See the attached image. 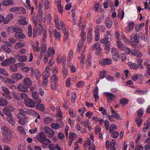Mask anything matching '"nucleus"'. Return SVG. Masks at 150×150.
<instances>
[{
	"label": "nucleus",
	"mask_w": 150,
	"mask_h": 150,
	"mask_svg": "<svg viewBox=\"0 0 150 150\" xmlns=\"http://www.w3.org/2000/svg\"><path fill=\"white\" fill-rule=\"evenodd\" d=\"M36 138L38 141L43 144L42 147L44 148H46L47 146L51 143L50 140L46 138L45 135L43 132L40 133L37 136Z\"/></svg>",
	"instance_id": "obj_1"
},
{
	"label": "nucleus",
	"mask_w": 150,
	"mask_h": 150,
	"mask_svg": "<svg viewBox=\"0 0 150 150\" xmlns=\"http://www.w3.org/2000/svg\"><path fill=\"white\" fill-rule=\"evenodd\" d=\"M4 139L7 141H11L13 138V135L11 132L5 126H3L1 128Z\"/></svg>",
	"instance_id": "obj_2"
},
{
	"label": "nucleus",
	"mask_w": 150,
	"mask_h": 150,
	"mask_svg": "<svg viewBox=\"0 0 150 150\" xmlns=\"http://www.w3.org/2000/svg\"><path fill=\"white\" fill-rule=\"evenodd\" d=\"M111 52L113 60L115 61H118L120 56L118 51L115 48L112 47L111 49Z\"/></svg>",
	"instance_id": "obj_3"
},
{
	"label": "nucleus",
	"mask_w": 150,
	"mask_h": 150,
	"mask_svg": "<svg viewBox=\"0 0 150 150\" xmlns=\"http://www.w3.org/2000/svg\"><path fill=\"white\" fill-rule=\"evenodd\" d=\"M43 131L49 138H52L54 134V131L48 127H45L43 128Z\"/></svg>",
	"instance_id": "obj_4"
},
{
	"label": "nucleus",
	"mask_w": 150,
	"mask_h": 150,
	"mask_svg": "<svg viewBox=\"0 0 150 150\" xmlns=\"http://www.w3.org/2000/svg\"><path fill=\"white\" fill-rule=\"evenodd\" d=\"M24 102L26 106L31 108L34 107L36 103L35 101L29 98H26Z\"/></svg>",
	"instance_id": "obj_5"
},
{
	"label": "nucleus",
	"mask_w": 150,
	"mask_h": 150,
	"mask_svg": "<svg viewBox=\"0 0 150 150\" xmlns=\"http://www.w3.org/2000/svg\"><path fill=\"white\" fill-rule=\"evenodd\" d=\"M112 61L111 59L105 58L103 59L99 62V64L102 66H105L106 65H110L112 64Z\"/></svg>",
	"instance_id": "obj_6"
},
{
	"label": "nucleus",
	"mask_w": 150,
	"mask_h": 150,
	"mask_svg": "<svg viewBox=\"0 0 150 150\" xmlns=\"http://www.w3.org/2000/svg\"><path fill=\"white\" fill-rule=\"evenodd\" d=\"M32 96L36 103H40L41 102V99L39 98V94L38 92L36 91L32 92Z\"/></svg>",
	"instance_id": "obj_7"
},
{
	"label": "nucleus",
	"mask_w": 150,
	"mask_h": 150,
	"mask_svg": "<svg viewBox=\"0 0 150 150\" xmlns=\"http://www.w3.org/2000/svg\"><path fill=\"white\" fill-rule=\"evenodd\" d=\"M104 94L107 96L108 100H112L117 98L116 95L111 93L106 92L104 93Z\"/></svg>",
	"instance_id": "obj_8"
},
{
	"label": "nucleus",
	"mask_w": 150,
	"mask_h": 150,
	"mask_svg": "<svg viewBox=\"0 0 150 150\" xmlns=\"http://www.w3.org/2000/svg\"><path fill=\"white\" fill-rule=\"evenodd\" d=\"M23 76L19 73H15L12 74L11 78L14 80L16 82L21 79L22 78Z\"/></svg>",
	"instance_id": "obj_9"
},
{
	"label": "nucleus",
	"mask_w": 150,
	"mask_h": 150,
	"mask_svg": "<svg viewBox=\"0 0 150 150\" xmlns=\"http://www.w3.org/2000/svg\"><path fill=\"white\" fill-rule=\"evenodd\" d=\"M58 17L57 16H55L54 18V21L56 24V26L58 29H60L62 28L63 25V23L60 21H58Z\"/></svg>",
	"instance_id": "obj_10"
},
{
	"label": "nucleus",
	"mask_w": 150,
	"mask_h": 150,
	"mask_svg": "<svg viewBox=\"0 0 150 150\" xmlns=\"http://www.w3.org/2000/svg\"><path fill=\"white\" fill-rule=\"evenodd\" d=\"M13 15L12 13H9L7 15L6 17L4 20L3 21V23L4 24H8L9 21L11 20L13 18Z\"/></svg>",
	"instance_id": "obj_11"
},
{
	"label": "nucleus",
	"mask_w": 150,
	"mask_h": 150,
	"mask_svg": "<svg viewBox=\"0 0 150 150\" xmlns=\"http://www.w3.org/2000/svg\"><path fill=\"white\" fill-rule=\"evenodd\" d=\"M150 118H149L147 120L146 122V124L145 123L144 124V125H146L145 127H144L142 129V132H147L149 129V127L150 126Z\"/></svg>",
	"instance_id": "obj_12"
},
{
	"label": "nucleus",
	"mask_w": 150,
	"mask_h": 150,
	"mask_svg": "<svg viewBox=\"0 0 150 150\" xmlns=\"http://www.w3.org/2000/svg\"><path fill=\"white\" fill-rule=\"evenodd\" d=\"M105 24L107 28H110L112 24V20L109 18H107L105 20Z\"/></svg>",
	"instance_id": "obj_13"
},
{
	"label": "nucleus",
	"mask_w": 150,
	"mask_h": 150,
	"mask_svg": "<svg viewBox=\"0 0 150 150\" xmlns=\"http://www.w3.org/2000/svg\"><path fill=\"white\" fill-rule=\"evenodd\" d=\"M23 83L24 85L27 87L30 86L32 84V82L28 78H26L23 79Z\"/></svg>",
	"instance_id": "obj_14"
},
{
	"label": "nucleus",
	"mask_w": 150,
	"mask_h": 150,
	"mask_svg": "<svg viewBox=\"0 0 150 150\" xmlns=\"http://www.w3.org/2000/svg\"><path fill=\"white\" fill-rule=\"evenodd\" d=\"M27 88L26 86H24L22 84H20L18 86L17 89L19 91L26 92L28 91Z\"/></svg>",
	"instance_id": "obj_15"
},
{
	"label": "nucleus",
	"mask_w": 150,
	"mask_h": 150,
	"mask_svg": "<svg viewBox=\"0 0 150 150\" xmlns=\"http://www.w3.org/2000/svg\"><path fill=\"white\" fill-rule=\"evenodd\" d=\"M14 36L17 38L19 39H23L25 37V35L21 31L16 33L15 34Z\"/></svg>",
	"instance_id": "obj_16"
},
{
	"label": "nucleus",
	"mask_w": 150,
	"mask_h": 150,
	"mask_svg": "<svg viewBox=\"0 0 150 150\" xmlns=\"http://www.w3.org/2000/svg\"><path fill=\"white\" fill-rule=\"evenodd\" d=\"M56 109L57 113V115L58 117H59V119L58 121V122H61L62 121L61 119L63 116V113L60 109L59 107H57Z\"/></svg>",
	"instance_id": "obj_17"
},
{
	"label": "nucleus",
	"mask_w": 150,
	"mask_h": 150,
	"mask_svg": "<svg viewBox=\"0 0 150 150\" xmlns=\"http://www.w3.org/2000/svg\"><path fill=\"white\" fill-rule=\"evenodd\" d=\"M56 3L57 4L58 11L62 14L63 12V8L61 4V0H57Z\"/></svg>",
	"instance_id": "obj_18"
},
{
	"label": "nucleus",
	"mask_w": 150,
	"mask_h": 150,
	"mask_svg": "<svg viewBox=\"0 0 150 150\" xmlns=\"http://www.w3.org/2000/svg\"><path fill=\"white\" fill-rule=\"evenodd\" d=\"M85 56L83 52H81L80 57H78V59H80V63L81 64V67L82 68L84 64V59L85 58Z\"/></svg>",
	"instance_id": "obj_19"
},
{
	"label": "nucleus",
	"mask_w": 150,
	"mask_h": 150,
	"mask_svg": "<svg viewBox=\"0 0 150 150\" xmlns=\"http://www.w3.org/2000/svg\"><path fill=\"white\" fill-rule=\"evenodd\" d=\"M139 37L138 36L137 34L132 35L131 36V40L133 42L138 44L139 42Z\"/></svg>",
	"instance_id": "obj_20"
},
{
	"label": "nucleus",
	"mask_w": 150,
	"mask_h": 150,
	"mask_svg": "<svg viewBox=\"0 0 150 150\" xmlns=\"http://www.w3.org/2000/svg\"><path fill=\"white\" fill-rule=\"evenodd\" d=\"M130 68L132 69H136L138 68V65L136 63H134L131 62L128 63Z\"/></svg>",
	"instance_id": "obj_21"
},
{
	"label": "nucleus",
	"mask_w": 150,
	"mask_h": 150,
	"mask_svg": "<svg viewBox=\"0 0 150 150\" xmlns=\"http://www.w3.org/2000/svg\"><path fill=\"white\" fill-rule=\"evenodd\" d=\"M62 121L60 122L61 124H58L57 123H53L51 125L52 128L54 129H57L59 128L60 126H63V123H62Z\"/></svg>",
	"instance_id": "obj_22"
},
{
	"label": "nucleus",
	"mask_w": 150,
	"mask_h": 150,
	"mask_svg": "<svg viewBox=\"0 0 150 150\" xmlns=\"http://www.w3.org/2000/svg\"><path fill=\"white\" fill-rule=\"evenodd\" d=\"M129 102V100L125 98H123L120 99L119 100L120 103L123 105H125L127 104Z\"/></svg>",
	"instance_id": "obj_23"
},
{
	"label": "nucleus",
	"mask_w": 150,
	"mask_h": 150,
	"mask_svg": "<svg viewBox=\"0 0 150 150\" xmlns=\"http://www.w3.org/2000/svg\"><path fill=\"white\" fill-rule=\"evenodd\" d=\"M36 108L39 110L43 111L44 110L45 106L43 104L39 103L36 105Z\"/></svg>",
	"instance_id": "obj_24"
},
{
	"label": "nucleus",
	"mask_w": 150,
	"mask_h": 150,
	"mask_svg": "<svg viewBox=\"0 0 150 150\" xmlns=\"http://www.w3.org/2000/svg\"><path fill=\"white\" fill-rule=\"evenodd\" d=\"M53 33L54 35V37L55 39L57 40H59L60 39L61 36L60 33L56 31L55 30L53 31Z\"/></svg>",
	"instance_id": "obj_25"
},
{
	"label": "nucleus",
	"mask_w": 150,
	"mask_h": 150,
	"mask_svg": "<svg viewBox=\"0 0 150 150\" xmlns=\"http://www.w3.org/2000/svg\"><path fill=\"white\" fill-rule=\"evenodd\" d=\"M25 45L24 44L21 42H18L15 45V48L16 49H18L21 47H24Z\"/></svg>",
	"instance_id": "obj_26"
},
{
	"label": "nucleus",
	"mask_w": 150,
	"mask_h": 150,
	"mask_svg": "<svg viewBox=\"0 0 150 150\" xmlns=\"http://www.w3.org/2000/svg\"><path fill=\"white\" fill-rule=\"evenodd\" d=\"M17 56L18 57V60L19 62H24L26 61L27 60V57L25 55L19 56L17 55Z\"/></svg>",
	"instance_id": "obj_27"
},
{
	"label": "nucleus",
	"mask_w": 150,
	"mask_h": 150,
	"mask_svg": "<svg viewBox=\"0 0 150 150\" xmlns=\"http://www.w3.org/2000/svg\"><path fill=\"white\" fill-rule=\"evenodd\" d=\"M83 41H80L78 44L77 47V52L79 53L83 47Z\"/></svg>",
	"instance_id": "obj_28"
},
{
	"label": "nucleus",
	"mask_w": 150,
	"mask_h": 150,
	"mask_svg": "<svg viewBox=\"0 0 150 150\" xmlns=\"http://www.w3.org/2000/svg\"><path fill=\"white\" fill-rule=\"evenodd\" d=\"M8 104L7 101L4 98H1L0 99V105L1 106H5L7 105Z\"/></svg>",
	"instance_id": "obj_29"
},
{
	"label": "nucleus",
	"mask_w": 150,
	"mask_h": 150,
	"mask_svg": "<svg viewBox=\"0 0 150 150\" xmlns=\"http://www.w3.org/2000/svg\"><path fill=\"white\" fill-rule=\"evenodd\" d=\"M117 44L118 48L122 50H124L125 47L121 42L118 41L117 42Z\"/></svg>",
	"instance_id": "obj_30"
},
{
	"label": "nucleus",
	"mask_w": 150,
	"mask_h": 150,
	"mask_svg": "<svg viewBox=\"0 0 150 150\" xmlns=\"http://www.w3.org/2000/svg\"><path fill=\"white\" fill-rule=\"evenodd\" d=\"M67 69L68 68L67 67H65L64 65H63L62 72L64 77H66L67 75Z\"/></svg>",
	"instance_id": "obj_31"
},
{
	"label": "nucleus",
	"mask_w": 150,
	"mask_h": 150,
	"mask_svg": "<svg viewBox=\"0 0 150 150\" xmlns=\"http://www.w3.org/2000/svg\"><path fill=\"white\" fill-rule=\"evenodd\" d=\"M110 42L109 41H108L107 42L105 46L104 49L106 51V53H108L110 49Z\"/></svg>",
	"instance_id": "obj_32"
},
{
	"label": "nucleus",
	"mask_w": 150,
	"mask_h": 150,
	"mask_svg": "<svg viewBox=\"0 0 150 150\" xmlns=\"http://www.w3.org/2000/svg\"><path fill=\"white\" fill-rule=\"evenodd\" d=\"M26 117H25L24 118H20L18 121V123L22 125H24L26 122Z\"/></svg>",
	"instance_id": "obj_33"
},
{
	"label": "nucleus",
	"mask_w": 150,
	"mask_h": 150,
	"mask_svg": "<svg viewBox=\"0 0 150 150\" xmlns=\"http://www.w3.org/2000/svg\"><path fill=\"white\" fill-rule=\"evenodd\" d=\"M92 39V34L91 31L89 30L88 32L87 35V40L88 42H90L91 41Z\"/></svg>",
	"instance_id": "obj_34"
},
{
	"label": "nucleus",
	"mask_w": 150,
	"mask_h": 150,
	"mask_svg": "<svg viewBox=\"0 0 150 150\" xmlns=\"http://www.w3.org/2000/svg\"><path fill=\"white\" fill-rule=\"evenodd\" d=\"M6 83L10 84H14L16 82L13 79H11L8 77L6 78Z\"/></svg>",
	"instance_id": "obj_35"
},
{
	"label": "nucleus",
	"mask_w": 150,
	"mask_h": 150,
	"mask_svg": "<svg viewBox=\"0 0 150 150\" xmlns=\"http://www.w3.org/2000/svg\"><path fill=\"white\" fill-rule=\"evenodd\" d=\"M1 47L4 50V51L6 52L10 53L11 52V50L5 45H2Z\"/></svg>",
	"instance_id": "obj_36"
},
{
	"label": "nucleus",
	"mask_w": 150,
	"mask_h": 150,
	"mask_svg": "<svg viewBox=\"0 0 150 150\" xmlns=\"http://www.w3.org/2000/svg\"><path fill=\"white\" fill-rule=\"evenodd\" d=\"M11 70L13 72H16L18 70L17 66V64L12 65L10 67Z\"/></svg>",
	"instance_id": "obj_37"
},
{
	"label": "nucleus",
	"mask_w": 150,
	"mask_h": 150,
	"mask_svg": "<svg viewBox=\"0 0 150 150\" xmlns=\"http://www.w3.org/2000/svg\"><path fill=\"white\" fill-rule=\"evenodd\" d=\"M7 121L10 124H11L12 126L14 125V124L15 121L13 118H7Z\"/></svg>",
	"instance_id": "obj_38"
},
{
	"label": "nucleus",
	"mask_w": 150,
	"mask_h": 150,
	"mask_svg": "<svg viewBox=\"0 0 150 150\" xmlns=\"http://www.w3.org/2000/svg\"><path fill=\"white\" fill-rule=\"evenodd\" d=\"M43 121L44 123L46 124H47L52 122V118L50 117H47L44 118Z\"/></svg>",
	"instance_id": "obj_39"
},
{
	"label": "nucleus",
	"mask_w": 150,
	"mask_h": 150,
	"mask_svg": "<svg viewBox=\"0 0 150 150\" xmlns=\"http://www.w3.org/2000/svg\"><path fill=\"white\" fill-rule=\"evenodd\" d=\"M57 82H51V87L52 89L55 90L58 88Z\"/></svg>",
	"instance_id": "obj_40"
},
{
	"label": "nucleus",
	"mask_w": 150,
	"mask_h": 150,
	"mask_svg": "<svg viewBox=\"0 0 150 150\" xmlns=\"http://www.w3.org/2000/svg\"><path fill=\"white\" fill-rule=\"evenodd\" d=\"M86 63L87 68H88V67H90L91 64V57L90 55L88 56L87 59Z\"/></svg>",
	"instance_id": "obj_41"
},
{
	"label": "nucleus",
	"mask_w": 150,
	"mask_h": 150,
	"mask_svg": "<svg viewBox=\"0 0 150 150\" xmlns=\"http://www.w3.org/2000/svg\"><path fill=\"white\" fill-rule=\"evenodd\" d=\"M50 74V72L48 71H45L42 74V77L43 78H47L49 77Z\"/></svg>",
	"instance_id": "obj_42"
},
{
	"label": "nucleus",
	"mask_w": 150,
	"mask_h": 150,
	"mask_svg": "<svg viewBox=\"0 0 150 150\" xmlns=\"http://www.w3.org/2000/svg\"><path fill=\"white\" fill-rule=\"evenodd\" d=\"M141 76V75L140 74H135L133 76H132V79L133 80L135 81L137 80H138V79L140 78Z\"/></svg>",
	"instance_id": "obj_43"
},
{
	"label": "nucleus",
	"mask_w": 150,
	"mask_h": 150,
	"mask_svg": "<svg viewBox=\"0 0 150 150\" xmlns=\"http://www.w3.org/2000/svg\"><path fill=\"white\" fill-rule=\"evenodd\" d=\"M135 121L138 126H140L142 122V119L139 117H137L135 119Z\"/></svg>",
	"instance_id": "obj_44"
},
{
	"label": "nucleus",
	"mask_w": 150,
	"mask_h": 150,
	"mask_svg": "<svg viewBox=\"0 0 150 150\" xmlns=\"http://www.w3.org/2000/svg\"><path fill=\"white\" fill-rule=\"evenodd\" d=\"M3 112L4 114L6 115L9 117H11L12 116L11 113H10L8 110H6V109L5 108H4L3 110Z\"/></svg>",
	"instance_id": "obj_45"
},
{
	"label": "nucleus",
	"mask_w": 150,
	"mask_h": 150,
	"mask_svg": "<svg viewBox=\"0 0 150 150\" xmlns=\"http://www.w3.org/2000/svg\"><path fill=\"white\" fill-rule=\"evenodd\" d=\"M128 25L129 27V32L130 31L132 30L133 29L134 25V24L133 22H128Z\"/></svg>",
	"instance_id": "obj_46"
},
{
	"label": "nucleus",
	"mask_w": 150,
	"mask_h": 150,
	"mask_svg": "<svg viewBox=\"0 0 150 150\" xmlns=\"http://www.w3.org/2000/svg\"><path fill=\"white\" fill-rule=\"evenodd\" d=\"M143 113V109L142 108H141L137 111V115L139 117H140L142 116Z\"/></svg>",
	"instance_id": "obj_47"
},
{
	"label": "nucleus",
	"mask_w": 150,
	"mask_h": 150,
	"mask_svg": "<svg viewBox=\"0 0 150 150\" xmlns=\"http://www.w3.org/2000/svg\"><path fill=\"white\" fill-rule=\"evenodd\" d=\"M51 82H57L58 78L55 75H53L50 78Z\"/></svg>",
	"instance_id": "obj_48"
},
{
	"label": "nucleus",
	"mask_w": 150,
	"mask_h": 150,
	"mask_svg": "<svg viewBox=\"0 0 150 150\" xmlns=\"http://www.w3.org/2000/svg\"><path fill=\"white\" fill-rule=\"evenodd\" d=\"M125 13L123 11H120L118 12V16L120 18L121 20H122L124 17Z\"/></svg>",
	"instance_id": "obj_49"
},
{
	"label": "nucleus",
	"mask_w": 150,
	"mask_h": 150,
	"mask_svg": "<svg viewBox=\"0 0 150 150\" xmlns=\"http://www.w3.org/2000/svg\"><path fill=\"white\" fill-rule=\"evenodd\" d=\"M101 5L99 3L95 4L94 6V8L96 12H99L98 9L100 8Z\"/></svg>",
	"instance_id": "obj_50"
},
{
	"label": "nucleus",
	"mask_w": 150,
	"mask_h": 150,
	"mask_svg": "<svg viewBox=\"0 0 150 150\" xmlns=\"http://www.w3.org/2000/svg\"><path fill=\"white\" fill-rule=\"evenodd\" d=\"M76 99V93L75 92H73L72 93V98L71 99V101L74 103L75 102V101Z\"/></svg>",
	"instance_id": "obj_51"
},
{
	"label": "nucleus",
	"mask_w": 150,
	"mask_h": 150,
	"mask_svg": "<svg viewBox=\"0 0 150 150\" xmlns=\"http://www.w3.org/2000/svg\"><path fill=\"white\" fill-rule=\"evenodd\" d=\"M106 75V73L105 70L100 72V78L101 79L103 78Z\"/></svg>",
	"instance_id": "obj_52"
},
{
	"label": "nucleus",
	"mask_w": 150,
	"mask_h": 150,
	"mask_svg": "<svg viewBox=\"0 0 150 150\" xmlns=\"http://www.w3.org/2000/svg\"><path fill=\"white\" fill-rule=\"evenodd\" d=\"M18 12L21 14H24L25 13V10L24 8L22 7H18Z\"/></svg>",
	"instance_id": "obj_53"
},
{
	"label": "nucleus",
	"mask_w": 150,
	"mask_h": 150,
	"mask_svg": "<svg viewBox=\"0 0 150 150\" xmlns=\"http://www.w3.org/2000/svg\"><path fill=\"white\" fill-rule=\"evenodd\" d=\"M45 8L48 9L50 8V2L48 0H45L44 2Z\"/></svg>",
	"instance_id": "obj_54"
},
{
	"label": "nucleus",
	"mask_w": 150,
	"mask_h": 150,
	"mask_svg": "<svg viewBox=\"0 0 150 150\" xmlns=\"http://www.w3.org/2000/svg\"><path fill=\"white\" fill-rule=\"evenodd\" d=\"M84 85V82L82 81H79L76 84V86L78 87H82Z\"/></svg>",
	"instance_id": "obj_55"
},
{
	"label": "nucleus",
	"mask_w": 150,
	"mask_h": 150,
	"mask_svg": "<svg viewBox=\"0 0 150 150\" xmlns=\"http://www.w3.org/2000/svg\"><path fill=\"white\" fill-rule=\"evenodd\" d=\"M9 64L14 63L16 61V60L13 58H10L7 59Z\"/></svg>",
	"instance_id": "obj_56"
},
{
	"label": "nucleus",
	"mask_w": 150,
	"mask_h": 150,
	"mask_svg": "<svg viewBox=\"0 0 150 150\" xmlns=\"http://www.w3.org/2000/svg\"><path fill=\"white\" fill-rule=\"evenodd\" d=\"M38 132V128L36 127L35 128H32L29 130V132L31 134H33L37 133Z\"/></svg>",
	"instance_id": "obj_57"
},
{
	"label": "nucleus",
	"mask_w": 150,
	"mask_h": 150,
	"mask_svg": "<svg viewBox=\"0 0 150 150\" xmlns=\"http://www.w3.org/2000/svg\"><path fill=\"white\" fill-rule=\"evenodd\" d=\"M112 116L117 120H120V115L116 112H114L112 114Z\"/></svg>",
	"instance_id": "obj_58"
},
{
	"label": "nucleus",
	"mask_w": 150,
	"mask_h": 150,
	"mask_svg": "<svg viewBox=\"0 0 150 150\" xmlns=\"http://www.w3.org/2000/svg\"><path fill=\"white\" fill-rule=\"evenodd\" d=\"M0 73L6 76H8V74L6 70L2 68H0Z\"/></svg>",
	"instance_id": "obj_59"
},
{
	"label": "nucleus",
	"mask_w": 150,
	"mask_h": 150,
	"mask_svg": "<svg viewBox=\"0 0 150 150\" xmlns=\"http://www.w3.org/2000/svg\"><path fill=\"white\" fill-rule=\"evenodd\" d=\"M69 112L70 115L71 117H76V112H74L73 110H69Z\"/></svg>",
	"instance_id": "obj_60"
},
{
	"label": "nucleus",
	"mask_w": 150,
	"mask_h": 150,
	"mask_svg": "<svg viewBox=\"0 0 150 150\" xmlns=\"http://www.w3.org/2000/svg\"><path fill=\"white\" fill-rule=\"evenodd\" d=\"M77 137V135L74 133L71 132L69 134L70 139H71L73 140L74 139L76 138Z\"/></svg>",
	"instance_id": "obj_61"
},
{
	"label": "nucleus",
	"mask_w": 150,
	"mask_h": 150,
	"mask_svg": "<svg viewBox=\"0 0 150 150\" xmlns=\"http://www.w3.org/2000/svg\"><path fill=\"white\" fill-rule=\"evenodd\" d=\"M46 13L45 12H41L42 19L44 22H45L46 21Z\"/></svg>",
	"instance_id": "obj_62"
},
{
	"label": "nucleus",
	"mask_w": 150,
	"mask_h": 150,
	"mask_svg": "<svg viewBox=\"0 0 150 150\" xmlns=\"http://www.w3.org/2000/svg\"><path fill=\"white\" fill-rule=\"evenodd\" d=\"M38 31V29L37 28H34L33 30V36L34 38H36L37 35V33Z\"/></svg>",
	"instance_id": "obj_63"
},
{
	"label": "nucleus",
	"mask_w": 150,
	"mask_h": 150,
	"mask_svg": "<svg viewBox=\"0 0 150 150\" xmlns=\"http://www.w3.org/2000/svg\"><path fill=\"white\" fill-rule=\"evenodd\" d=\"M117 128L115 124H113L111 125V128L109 129L110 132H112L114 130H115Z\"/></svg>",
	"instance_id": "obj_64"
}]
</instances>
